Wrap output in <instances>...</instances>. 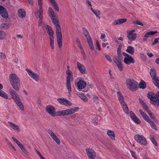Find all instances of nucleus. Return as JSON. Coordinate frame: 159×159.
I'll return each mask as SVG.
<instances>
[{
  "mask_svg": "<svg viewBox=\"0 0 159 159\" xmlns=\"http://www.w3.org/2000/svg\"><path fill=\"white\" fill-rule=\"evenodd\" d=\"M117 97L118 100L120 102V104L125 102L124 101V97L121 93L120 91L117 92Z\"/></svg>",
  "mask_w": 159,
  "mask_h": 159,
  "instance_id": "obj_25",
  "label": "nucleus"
},
{
  "mask_svg": "<svg viewBox=\"0 0 159 159\" xmlns=\"http://www.w3.org/2000/svg\"><path fill=\"white\" fill-rule=\"evenodd\" d=\"M66 73L67 75H73L72 72L70 70H67L66 71Z\"/></svg>",
  "mask_w": 159,
  "mask_h": 159,
  "instance_id": "obj_54",
  "label": "nucleus"
},
{
  "mask_svg": "<svg viewBox=\"0 0 159 159\" xmlns=\"http://www.w3.org/2000/svg\"><path fill=\"white\" fill-rule=\"evenodd\" d=\"M107 134L110 138L114 140L115 139V136L113 131L111 130H108L107 132Z\"/></svg>",
  "mask_w": 159,
  "mask_h": 159,
  "instance_id": "obj_29",
  "label": "nucleus"
},
{
  "mask_svg": "<svg viewBox=\"0 0 159 159\" xmlns=\"http://www.w3.org/2000/svg\"><path fill=\"white\" fill-rule=\"evenodd\" d=\"M137 36V34L135 33L131 34L130 32H127V37L130 41L134 40Z\"/></svg>",
  "mask_w": 159,
  "mask_h": 159,
  "instance_id": "obj_20",
  "label": "nucleus"
},
{
  "mask_svg": "<svg viewBox=\"0 0 159 159\" xmlns=\"http://www.w3.org/2000/svg\"><path fill=\"white\" fill-rule=\"evenodd\" d=\"M52 5L53 6L54 9L56 11H59V8L57 2H56L54 3V4H53Z\"/></svg>",
  "mask_w": 159,
  "mask_h": 159,
  "instance_id": "obj_48",
  "label": "nucleus"
},
{
  "mask_svg": "<svg viewBox=\"0 0 159 159\" xmlns=\"http://www.w3.org/2000/svg\"><path fill=\"white\" fill-rule=\"evenodd\" d=\"M114 62L117 64L118 63H119L121 61L117 58H115L114 60Z\"/></svg>",
  "mask_w": 159,
  "mask_h": 159,
  "instance_id": "obj_62",
  "label": "nucleus"
},
{
  "mask_svg": "<svg viewBox=\"0 0 159 159\" xmlns=\"http://www.w3.org/2000/svg\"><path fill=\"white\" fill-rule=\"evenodd\" d=\"M52 22L55 25H56L57 24H58L59 20L57 17L56 16L52 18H51Z\"/></svg>",
  "mask_w": 159,
  "mask_h": 159,
  "instance_id": "obj_37",
  "label": "nucleus"
},
{
  "mask_svg": "<svg viewBox=\"0 0 159 159\" xmlns=\"http://www.w3.org/2000/svg\"><path fill=\"white\" fill-rule=\"evenodd\" d=\"M26 70L29 75L34 80L36 81H38L39 80V76L37 74L28 69H26Z\"/></svg>",
  "mask_w": 159,
  "mask_h": 159,
  "instance_id": "obj_9",
  "label": "nucleus"
},
{
  "mask_svg": "<svg viewBox=\"0 0 159 159\" xmlns=\"http://www.w3.org/2000/svg\"><path fill=\"white\" fill-rule=\"evenodd\" d=\"M57 43L58 47L61 48L62 46V34L61 33H56Z\"/></svg>",
  "mask_w": 159,
  "mask_h": 159,
  "instance_id": "obj_15",
  "label": "nucleus"
},
{
  "mask_svg": "<svg viewBox=\"0 0 159 159\" xmlns=\"http://www.w3.org/2000/svg\"><path fill=\"white\" fill-rule=\"evenodd\" d=\"M126 21L127 19L125 18L117 19L113 21L112 24L114 25H119L126 22Z\"/></svg>",
  "mask_w": 159,
  "mask_h": 159,
  "instance_id": "obj_18",
  "label": "nucleus"
},
{
  "mask_svg": "<svg viewBox=\"0 0 159 159\" xmlns=\"http://www.w3.org/2000/svg\"><path fill=\"white\" fill-rule=\"evenodd\" d=\"M47 132L50 135L52 139L58 144H60V141L57 136L54 134L52 131L50 129H48Z\"/></svg>",
  "mask_w": 159,
  "mask_h": 159,
  "instance_id": "obj_10",
  "label": "nucleus"
},
{
  "mask_svg": "<svg viewBox=\"0 0 159 159\" xmlns=\"http://www.w3.org/2000/svg\"><path fill=\"white\" fill-rule=\"evenodd\" d=\"M130 152L131 153V155L134 158H136V156L135 155V153L133 151L130 150Z\"/></svg>",
  "mask_w": 159,
  "mask_h": 159,
  "instance_id": "obj_58",
  "label": "nucleus"
},
{
  "mask_svg": "<svg viewBox=\"0 0 159 159\" xmlns=\"http://www.w3.org/2000/svg\"><path fill=\"white\" fill-rule=\"evenodd\" d=\"M126 81L127 86L130 90L134 91L138 88L137 87L138 83L134 80L131 79H127Z\"/></svg>",
  "mask_w": 159,
  "mask_h": 159,
  "instance_id": "obj_4",
  "label": "nucleus"
},
{
  "mask_svg": "<svg viewBox=\"0 0 159 159\" xmlns=\"http://www.w3.org/2000/svg\"><path fill=\"white\" fill-rule=\"evenodd\" d=\"M150 73L153 80L156 78V77L157 75L156 71L154 69H150Z\"/></svg>",
  "mask_w": 159,
  "mask_h": 159,
  "instance_id": "obj_31",
  "label": "nucleus"
},
{
  "mask_svg": "<svg viewBox=\"0 0 159 159\" xmlns=\"http://www.w3.org/2000/svg\"><path fill=\"white\" fill-rule=\"evenodd\" d=\"M46 29L50 37H53L54 32L52 28L48 25H47L46 26Z\"/></svg>",
  "mask_w": 159,
  "mask_h": 159,
  "instance_id": "obj_21",
  "label": "nucleus"
},
{
  "mask_svg": "<svg viewBox=\"0 0 159 159\" xmlns=\"http://www.w3.org/2000/svg\"><path fill=\"white\" fill-rule=\"evenodd\" d=\"M105 56L106 58H107V59L109 61L111 62L112 61L109 55H107L106 54H105Z\"/></svg>",
  "mask_w": 159,
  "mask_h": 159,
  "instance_id": "obj_53",
  "label": "nucleus"
},
{
  "mask_svg": "<svg viewBox=\"0 0 159 159\" xmlns=\"http://www.w3.org/2000/svg\"><path fill=\"white\" fill-rule=\"evenodd\" d=\"M73 75H67L66 76V80H73Z\"/></svg>",
  "mask_w": 159,
  "mask_h": 159,
  "instance_id": "obj_52",
  "label": "nucleus"
},
{
  "mask_svg": "<svg viewBox=\"0 0 159 159\" xmlns=\"http://www.w3.org/2000/svg\"><path fill=\"white\" fill-rule=\"evenodd\" d=\"M142 106L146 111H147L149 109L145 103Z\"/></svg>",
  "mask_w": 159,
  "mask_h": 159,
  "instance_id": "obj_57",
  "label": "nucleus"
},
{
  "mask_svg": "<svg viewBox=\"0 0 159 159\" xmlns=\"http://www.w3.org/2000/svg\"><path fill=\"white\" fill-rule=\"evenodd\" d=\"M20 148L23 151V152L26 155H28L29 154V152H28V151L26 149V148L24 147V146L23 145H21L20 147Z\"/></svg>",
  "mask_w": 159,
  "mask_h": 159,
  "instance_id": "obj_40",
  "label": "nucleus"
},
{
  "mask_svg": "<svg viewBox=\"0 0 159 159\" xmlns=\"http://www.w3.org/2000/svg\"><path fill=\"white\" fill-rule=\"evenodd\" d=\"M130 115L131 118L136 123L139 124L141 123V121L137 118L136 116L135 115L134 113V112L130 111Z\"/></svg>",
  "mask_w": 159,
  "mask_h": 159,
  "instance_id": "obj_17",
  "label": "nucleus"
},
{
  "mask_svg": "<svg viewBox=\"0 0 159 159\" xmlns=\"http://www.w3.org/2000/svg\"><path fill=\"white\" fill-rule=\"evenodd\" d=\"M135 140L138 143L141 144L146 146L147 144V142L145 138L142 135L136 134L134 135Z\"/></svg>",
  "mask_w": 159,
  "mask_h": 159,
  "instance_id": "obj_5",
  "label": "nucleus"
},
{
  "mask_svg": "<svg viewBox=\"0 0 159 159\" xmlns=\"http://www.w3.org/2000/svg\"><path fill=\"white\" fill-rule=\"evenodd\" d=\"M147 95L148 98L151 101V102H150L151 103L156 106H159V91L157 92L156 94L149 92Z\"/></svg>",
  "mask_w": 159,
  "mask_h": 159,
  "instance_id": "obj_2",
  "label": "nucleus"
},
{
  "mask_svg": "<svg viewBox=\"0 0 159 159\" xmlns=\"http://www.w3.org/2000/svg\"><path fill=\"white\" fill-rule=\"evenodd\" d=\"M139 87L140 89H145L146 87L145 82L143 80H141L139 84Z\"/></svg>",
  "mask_w": 159,
  "mask_h": 159,
  "instance_id": "obj_36",
  "label": "nucleus"
},
{
  "mask_svg": "<svg viewBox=\"0 0 159 159\" xmlns=\"http://www.w3.org/2000/svg\"><path fill=\"white\" fill-rule=\"evenodd\" d=\"M9 90L10 94L12 98L15 102L19 108L21 110L23 111L24 108L23 104L16 91L11 88L9 89Z\"/></svg>",
  "mask_w": 159,
  "mask_h": 159,
  "instance_id": "obj_1",
  "label": "nucleus"
},
{
  "mask_svg": "<svg viewBox=\"0 0 159 159\" xmlns=\"http://www.w3.org/2000/svg\"><path fill=\"white\" fill-rule=\"evenodd\" d=\"M90 48L92 50H94V46L92 38L87 40Z\"/></svg>",
  "mask_w": 159,
  "mask_h": 159,
  "instance_id": "obj_32",
  "label": "nucleus"
},
{
  "mask_svg": "<svg viewBox=\"0 0 159 159\" xmlns=\"http://www.w3.org/2000/svg\"><path fill=\"white\" fill-rule=\"evenodd\" d=\"M79 97L84 102H87L88 101V99L87 98L84 94H80V95L79 96Z\"/></svg>",
  "mask_w": 159,
  "mask_h": 159,
  "instance_id": "obj_43",
  "label": "nucleus"
},
{
  "mask_svg": "<svg viewBox=\"0 0 159 159\" xmlns=\"http://www.w3.org/2000/svg\"><path fill=\"white\" fill-rule=\"evenodd\" d=\"M119 69L120 70H123V66L121 64V62L119 63H118L116 64Z\"/></svg>",
  "mask_w": 159,
  "mask_h": 159,
  "instance_id": "obj_50",
  "label": "nucleus"
},
{
  "mask_svg": "<svg viewBox=\"0 0 159 159\" xmlns=\"http://www.w3.org/2000/svg\"><path fill=\"white\" fill-rule=\"evenodd\" d=\"M12 139L13 141L19 146L20 147L22 144L17 139L14 137H12Z\"/></svg>",
  "mask_w": 159,
  "mask_h": 159,
  "instance_id": "obj_45",
  "label": "nucleus"
},
{
  "mask_svg": "<svg viewBox=\"0 0 159 159\" xmlns=\"http://www.w3.org/2000/svg\"><path fill=\"white\" fill-rule=\"evenodd\" d=\"M120 104L125 112L127 114H129V108L125 102L121 103Z\"/></svg>",
  "mask_w": 159,
  "mask_h": 159,
  "instance_id": "obj_23",
  "label": "nucleus"
},
{
  "mask_svg": "<svg viewBox=\"0 0 159 159\" xmlns=\"http://www.w3.org/2000/svg\"><path fill=\"white\" fill-rule=\"evenodd\" d=\"M50 39V46L51 49L53 50L54 49V37H50L49 38Z\"/></svg>",
  "mask_w": 159,
  "mask_h": 159,
  "instance_id": "obj_33",
  "label": "nucleus"
},
{
  "mask_svg": "<svg viewBox=\"0 0 159 159\" xmlns=\"http://www.w3.org/2000/svg\"><path fill=\"white\" fill-rule=\"evenodd\" d=\"M79 109L78 107H76L70 109L59 111L57 112V115L59 116H68L78 111Z\"/></svg>",
  "mask_w": 159,
  "mask_h": 159,
  "instance_id": "obj_3",
  "label": "nucleus"
},
{
  "mask_svg": "<svg viewBox=\"0 0 159 159\" xmlns=\"http://www.w3.org/2000/svg\"><path fill=\"white\" fill-rule=\"evenodd\" d=\"M157 33V30L155 31H150L147 32L146 33L143 38V42L146 41L149 36L153 35Z\"/></svg>",
  "mask_w": 159,
  "mask_h": 159,
  "instance_id": "obj_13",
  "label": "nucleus"
},
{
  "mask_svg": "<svg viewBox=\"0 0 159 159\" xmlns=\"http://www.w3.org/2000/svg\"><path fill=\"white\" fill-rule=\"evenodd\" d=\"M139 112L143 118L146 121H147L149 119V117L143 112L141 109L139 110Z\"/></svg>",
  "mask_w": 159,
  "mask_h": 159,
  "instance_id": "obj_24",
  "label": "nucleus"
},
{
  "mask_svg": "<svg viewBox=\"0 0 159 159\" xmlns=\"http://www.w3.org/2000/svg\"><path fill=\"white\" fill-rule=\"evenodd\" d=\"M58 102L61 104L65 105L66 106H69L71 105V103L67 99L64 98H58L57 99Z\"/></svg>",
  "mask_w": 159,
  "mask_h": 159,
  "instance_id": "obj_14",
  "label": "nucleus"
},
{
  "mask_svg": "<svg viewBox=\"0 0 159 159\" xmlns=\"http://www.w3.org/2000/svg\"><path fill=\"white\" fill-rule=\"evenodd\" d=\"M126 51L130 54L133 55L134 52V49L131 46H128L127 47Z\"/></svg>",
  "mask_w": 159,
  "mask_h": 159,
  "instance_id": "obj_28",
  "label": "nucleus"
},
{
  "mask_svg": "<svg viewBox=\"0 0 159 159\" xmlns=\"http://www.w3.org/2000/svg\"><path fill=\"white\" fill-rule=\"evenodd\" d=\"M83 33L85 36L86 37L87 40L91 39V38L90 37L89 33L88 31L84 28H83Z\"/></svg>",
  "mask_w": 159,
  "mask_h": 159,
  "instance_id": "obj_30",
  "label": "nucleus"
},
{
  "mask_svg": "<svg viewBox=\"0 0 159 159\" xmlns=\"http://www.w3.org/2000/svg\"><path fill=\"white\" fill-rule=\"evenodd\" d=\"M6 36V33L5 32L0 30V39H4Z\"/></svg>",
  "mask_w": 159,
  "mask_h": 159,
  "instance_id": "obj_44",
  "label": "nucleus"
},
{
  "mask_svg": "<svg viewBox=\"0 0 159 159\" xmlns=\"http://www.w3.org/2000/svg\"><path fill=\"white\" fill-rule=\"evenodd\" d=\"M43 18H39V25L40 26L41 25L43 22Z\"/></svg>",
  "mask_w": 159,
  "mask_h": 159,
  "instance_id": "obj_60",
  "label": "nucleus"
},
{
  "mask_svg": "<svg viewBox=\"0 0 159 159\" xmlns=\"http://www.w3.org/2000/svg\"><path fill=\"white\" fill-rule=\"evenodd\" d=\"M48 12L49 14V16L51 18H52L56 16L54 15V12L53 11V10L51 8H48Z\"/></svg>",
  "mask_w": 159,
  "mask_h": 159,
  "instance_id": "obj_38",
  "label": "nucleus"
},
{
  "mask_svg": "<svg viewBox=\"0 0 159 159\" xmlns=\"http://www.w3.org/2000/svg\"><path fill=\"white\" fill-rule=\"evenodd\" d=\"M93 100L94 102H96L99 101V98L97 96L94 95L93 98Z\"/></svg>",
  "mask_w": 159,
  "mask_h": 159,
  "instance_id": "obj_55",
  "label": "nucleus"
},
{
  "mask_svg": "<svg viewBox=\"0 0 159 159\" xmlns=\"http://www.w3.org/2000/svg\"><path fill=\"white\" fill-rule=\"evenodd\" d=\"M147 113L150 116V118L152 119L154 121H155V120H156L155 117H154V116L151 111L149 109L147 111Z\"/></svg>",
  "mask_w": 159,
  "mask_h": 159,
  "instance_id": "obj_39",
  "label": "nucleus"
},
{
  "mask_svg": "<svg viewBox=\"0 0 159 159\" xmlns=\"http://www.w3.org/2000/svg\"><path fill=\"white\" fill-rule=\"evenodd\" d=\"M56 33H61V28L59 24L56 25Z\"/></svg>",
  "mask_w": 159,
  "mask_h": 159,
  "instance_id": "obj_46",
  "label": "nucleus"
},
{
  "mask_svg": "<svg viewBox=\"0 0 159 159\" xmlns=\"http://www.w3.org/2000/svg\"><path fill=\"white\" fill-rule=\"evenodd\" d=\"M13 88L15 90V91H19L20 88V81L13 83L11 84Z\"/></svg>",
  "mask_w": 159,
  "mask_h": 159,
  "instance_id": "obj_19",
  "label": "nucleus"
},
{
  "mask_svg": "<svg viewBox=\"0 0 159 159\" xmlns=\"http://www.w3.org/2000/svg\"><path fill=\"white\" fill-rule=\"evenodd\" d=\"M18 14L19 16L21 18L24 17L26 15L25 11L23 9H19L18 11Z\"/></svg>",
  "mask_w": 159,
  "mask_h": 159,
  "instance_id": "obj_27",
  "label": "nucleus"
},
{
  "mask_svg": "<svg viewBox=\"0 0 159 159\" xmlns=\"http://www.w3.org/2000/svg\"><path fill=\"white\" fill-rule=\"evenodd\" d=\"M122 54L125 57L124 60V62L125 64L129 65L131 63H134L135 62L134 60L131 56L124 52H123Z\"/></svg>",
  "mask_w": 159,
  "mask_h": 159,
  "instance_id": "obj_6",
  "label": "nucleus"
},
{
  "mask_svg": "<svg viewBox=\"0 0 159 159\" xmlns=\"http://www.w3.org/2000/svg\"><path fill=\"white\" fill-rule=\"evenodd\" d=\"M39 13V18H43V11L42 10V7H40L39 8V10L38 12Z\"/></svg>",
  "mask_w": 159,
  "mask_h": 159,
  "instance_id": "obj_47",
  "label": "nucleus"
},
{
  "mask_svg": "<svg viewBox=\"0 0 159 159\" xmlns=\"http://www.w3.org/2000/svg\"><path fill=\"white\" fill-rule=\"evenodd\" d=\"M38 4L39 6V8L41 7H42V0H39L38 1Z\"/></svg>",
  "mask_w": 159,
  "mask_h": 159,
  "instance_id": "obj_61",
  "label": "nucleus"
},
{
  "mask_svg": "<svg viewBox=\"0 0 159 159\" xmlns=\"http://www.w3.org/2000/svg\"><path fill=\"white\" fill-rule=\"evenodd\" d=\"M86 85V83L84 81L80 80L77 83V89L80 91H82L85 88Z\"/></svg>",
  "mask_w": 159,
  "mask_h": 159,
  "instance_id": "obj_11",
  "label": "nucleus"
},
{
  "mask_svg": "<svg viewBox=\"0 0 159 159\" xmlns=\"http://www.w3.org/2000/svg\"><path fill=\"white\" fill-rule=\"evenodd\" d=\"M102 47L103 48H105L108 45V43H102Z\"/></svg>",
  "mask_w": 159,
  "mask_h": 159,
  "instance_id": "obj_63",
  "label": "nucleus"
},
{
  "mask_svg": "<svg viewBox=\"0 0 159 159\" xmlns=\"http://www.w3.org/2000/svg\"><path fill=\"white\" fill-rule=\"evenodd\" d=\"M147 122L149 123L152 129H154L155 130H157V127L153 122L151 121L150 119Z\"/></svg>",
  "mask_w": 159,
  "mask_h": 159,
  "instance_id": "obj_35",
  "label": "nucleus"
},
{
  "mask_svg": "<svg viewBox=\"0 0 159 159\" xmlns=\"http://www.w3.org/2000/svg\"><path fill=\"white\" fill-rule=\"evenodd\" d=\"M72 81L70 80H66V86L67 89L69 92V94H70V92L71 91V87L70 82Z\"/></svg>",
  "mask_w": 159,
  "mask_h": 159,
  "instance_id": "obj_26",
  "label": "nucleus"
},
{
  "mask_svg": "<svg viewBox=\"0 0 159 159\" xmlns=\"http://www.w3.org/2000/svg\"><path fill=\"white\" fill-rule=\"evenodd\" d=\"M8 124L13 129L16 130L18 132H19L20 131V128L19 126L14 123H12V122L8 121Z\"/></svg>",
  "mask_w": 159,
  "mask_h": 159,
  "instance_id": "obj_22",
  "label": "nucleus"
},
{
  "mask_svg": "<svg viewBox=\"0 0 159 159\" xmlns=\"http://www.w3.org/2000/svg\"><path fill=\"white\" fill-rule=\"evenodd\" d=\"M9 80L11 84L20 81L16 75L14 73L11 74L9 76Z\"/></svg>",
  "mask_w": 159,
  "mask_h": 159,
  "instance_id": "obj_12",
  "label": "nucleus"
},
{
  "mask_svg": "<svg viewBox=\"0 0 159 159\" xmlns=\"http://www.w3.org/2000/svg\"><path fill=\"white\" fill-rule=\"evenodd\" d=\"M49 2H50L51 4L52 5L54 3L56 2L55 0H48Z\"/></svg>",
  "mask_w": 159,
  "mask_h": 159,
  "instance_id": "obj_64",
  "label": "nucleus"
},
{
  "mask_svg": "<svg viewBox=\"0 0 159 159\" xmlns=\"http://www.w3.org/2000/svg\"><path fill=\"white\" fill-rule=\"evenodd\" d=\"M150 139L154 145L155 146H158L157 142L155 140L154 136L153 135H150Z\"/></svg>",
  "mask_w": 159,
  "mask_h": 159,
  "instance_id": "obj_34",
  "label": "nucleus"
},
{
  "mask_svg": "<svg viewBox=\"0 0 159 159\" xmlns=\"http://www.w3.org/2000/svg\"><path fill=\"white\" fill-rule=\"evenodd\" d=\"M6 56L5 54L2 52H0V58L5 59Z\"/></svg>",
  "mask_w": 159,
  "mask_h": 159,
  "instance_id": "obj_56",
  "label": "nucleus"
},
{
  "mask_svg": "<svg viewBox=\"0 0 159 159\" xmlns=\"http://www.w3.org/2000/svg\"><path fill=\"white\" fill-rule=\"evenodd\" d=\"M133 23L135 24H136L137 25H140L141 26H143V24L141 22L139 21V20H136L134 21L133 22Z\"/></svg>",
  "mask_w": 159,
  "mask_h": 159,
  "instance_id": "obj_51",
  "label": "nucleus"
},
{
  "mask_svg": "<svg viewBox=\"0 0 159 159\" xmlns=\"http://www.w3.org/2000/svg\"><path fill=\"white\" fill-rule=\"evenodd\" d=\"M153 82L156 86L159 89V80L156 78L153 80Z\"/></svg>",
  "mask_w": 159,
  "mask_h": 159,
  "instance_id": "obj_42",
  "label": "nucleus"
},
{
  "mask_svg": "<svg viewBox=\"0 0 159 159\" xmlns=\"http://www.w3.org/2000/svg\"><path fill=\"white\" fill-rule=\"evenodd\" d=\"M47 112L52 116L54 117L56 116L55 108L51 105L47 106L46 108Z\"/></svg>",
  "mask_w": 159,
  "mask_h": 159,
  "instance_id": "obj_8",
  "label": "nucleus"
},
{
  "mask_svg": "<svg viewBox=\"0 0 159 159\" xmlns=\"http://www.w3.org/2000/svg\"><path fill=\"white\" fill-rule=\"evenodd\" d=\"M158 40H159L158 38H155L154 39V42L152 43V44L153 45H155L158 42Z\"/></svg>",
  "mask_w": 159,
  "mask_h": 159,
  "instance_id": "obj_59",
  "label": "nucleus"
},
{
  "mask_svg": "<svg viewBox=\"0 0 159 159\" xmlns=\"http://www.w3.org/2000/svg\"><path fill=\"white\" fill-rule=\"evenodd\" d=\"M89 159H94L96 156V153L91 148H86L85 149Z\"/></svg>",
  "mask_w": 159,
  "mask_h": 159,
  "instance_id": "obj_7",
  "label": "nucleus"
},
{
  "mask_svg": "<svg viewBox=\"0 0 159 159\" xmlns=\"http://www.w3.org/2000/svg\"><path fill=\"white\" fill-rule=\"evenodd\" d=\"M77 65L79 70L81 73L85 74L86 73L85 68L83 65L79 62H77Z\"/></svg>",
  "mask_w": 159,
  "mask_h": 159,
  "instance_id": "obj_16",
  "label": "nucleus"
},
{
  "mask_svg": "<svg viewBox=\"0 0 159 159\" xmlns=\"http://www.w3.org/2000/svg\"><path fill=\"white\" fill-rule=\"evenodd\" d=\"M93 13L97 17H98L99 19H100V17L98 16V15L100 14V12L99 11H95Z\"/></svg>",
  "mask_w": 159,
  "mask_h": 159,
  "instance_id": "obj_49",
  "label": "nucleus"
},
{
  "mask_svg": "<svg viewBox=\"0 0 159 159\" xmlns=\"http://www.w3.org/2000/svg\"><path fill=\"white\" fill-rule=\"evenodd\" d=\"M0 96L6 99H8V96L7 94L4 91L1 90V89H0Z\"/></svg>",
  "mask_w": 159,
  "mask_h": 159,
  "instance_id": "obj_41",
  "label": "nucleus"
}]
</instances>
